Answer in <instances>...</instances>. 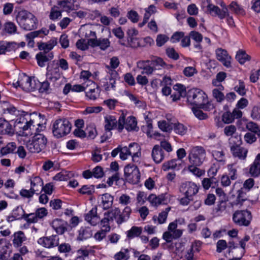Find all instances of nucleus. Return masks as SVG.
<instances>
[{"instance_id": "58", "label": "nucleus", "mask_w": 260, "mask_h": 260, "mask_svg": "<svg viewBox=\"0 0 260 260\" xmlns=\"http://www.w3.org/2000/svg\"><path fill=\"white\" fill-rule=\"evenodd\" d=\"M189 37L192 40L195 41L196 43H201L203 40V36L198 31L194 30L191 31L189 34Z\"/></svg>"}, {"instance_id": "43", "label": "nucleus", "mask_w": 260, "mask_h": 260, "mask_svg": "<svg viewBox=\"0 0 260 260\" xmlns=\"http://www.w3.org/2000/svg\"><path fill=\"white\" fill-rule=\"evenodd\" d=\"M129 258V250L122 249L121 250L114 255L115 260H127Z\"/></svg>"}, {"instance_id": "37", "label": "nucleus", "mask_w": 260, "mask_h": 260, "mask_svg": "<svg viewBox=\"0 0 260 260\" xmlns=\"http://www.w3.org/2000/svg\"><path fill=\"white\" fill-rule=\"evenodd\" d=\"M13 243L15 247L20 246L22 242L25 240V237L24 233L21 231H19L14 233Z\"/></svg>"}, {"instance_id": "14", "label": "nucleus", "mask_w": 260, "mask_h": 260, "mask_svg": "<svg viewBox=\"0 0 260 260\" xmlns=\"http://www.w3.org/2000/svg\"><path fill=\"white\" fill-rule=\"evenodd\" d=\"M52 228L58 234H63L67 231L69 224L68 222L60 218H55L50 223Z\"/></svg>"}, {"instance_id": "30", "label": "nucleus", "mask_w": 260, "mask_h": 260, "mask_svg": "<svg viewBox=\"0 0 260 260\" xmlns=\"http://www.w3.org/2000/svg\"><path fill=\"white\" fill-rule=\"evenodd\" d=\"M245 127L250 133L256 135L257 138L260 140V126L257 123L250 121L246 123Z\"/></svg>"}, {"instance_id": "8", "label": "nucleus", "mask_w": 260, "mask_h": 260, "mask_svg": "<svg viewBox=\"0 0 260 260\" xmlns=\"http://www.w3.org/2000/svg\"><path fill=\"white\" fill-rule=\"evenodd\" d=\"M40 133L36 132L34 135V152H41L46 147L47 139L43 134Z\"/></svg>"}, {"instance_id": "19", "label": "nucleus", "mask_w": 260, "mask_h": 260, "mask_svg": "<svg viewBox=\"0 0 260 260\" xmlns=\"http://www.w3.org/2000/svg\"><path fill=\"white\" fill-rule=\"evenodd\" d=\"M106 68L108 70L107 73L110 74L109 81L104 84L105 89L106 91L110 90V88L114 89L115 87L116 79L118 77L117 72L114 70H111L107 65Z\"/></svg>"}, {"instance_id": "64", "label": "nucleus", "mask_w": 260, "mask_h": 260, "mask_svg": "<svg viewBox=\"0 0 260 260\" xmlns=\"http://www.w3.org/2000/svg\"><path fill=\"white\" fill-rule=\"evenodd\" d=\"M251 117L254 120H258L260 119V108L257 106L253 107L251 113Z\"/></svg>"}, {"instance_id": "31", "label": "nucleus", "mask_w": 260, "mask_h": 260, "mask_svg": "<svg viewBox=\"0 0 260 260\" xmlns=\"http://www.w3.org/2000/svg\"><path fill=\"white\" fill-rule=\"evenodd\" d=\"M92 235V230L89 227H81L79 231L78 240L83 241L86 240Z\"/></svg>"}, {"instance_id": "27", "label": "nucleus", "mask_w": 260, "mask_h": 260, "mask_svg": "<svg viewBox=\"0 0 260 260\" xmlns=\"http://www.w3.org/2000/svg\"><path fill=\"white\" fill-rule=\"evenodd\" d=\"M129 154L132 157L134 161H138L137 159L141 155L140 148L137 143H131L127 147Z\"/></svg>"}, {"instance_id": "26", "label": "nucleus", "mask_w": 260, "mask_h": 260, "mask_svg": "<svg viewBox=\"0 0 260 260\" xmlns=\"http://www.w3.org/2000/svg\"><path fill=\"white\" fill-rule=\"evenodd\" d=\"M29 14L25 11H20L16 17L17 21L21 24L24 26L26 29H31L30 26H27V22L30 21L29 18Z\"/></svg>"}, {"instance_id": "3", "label": "nucleus", "mask_w": 260, "mask_h": 260, "mask_svg": "<svg viewBox=\"0 0 260 260\" xmlns=\"http://www.w3.org/2000/svg\"><path fill=\"white\" fill-rule=\"evenodd\" d=\"M252 216L250 211L246 210H236L233 214V220L238 226H248L250 224Z\"/></svg>"}, {"instance_id": "56", "label": "nucleus", "mask_w": 260, "mask_h": 260, "mask_svg": "<svg viewBox=\"0 0 260 260\" xmlns=\"http://www.w3.org/2000/svg\"><path fill=\"white\" fill-rule=\"evenodd\" d=\"M212 94L213 97L218 103H221L225 100V95L219 90L213 89L212 90Z\"/></svg>"}, {"instance_id": "21", "label": "nucleus", "mask_w": 260, "mask_h": 260, "mask_svg": "<svg viewBox=\"0 0 260 260\" xmlns=\"http://www.w3.org/2000/svg\"><path fill=\"white\" fill-rule=\"evenodd\" d=\"M151 156L155 163L159 164L164 160L165 154L161 149V147L158 145H155L152 150Z\"/></svg>"}, {"instance_id": "11", "label": "nucleus", "mask_w": 260, "mask_h": 260, "mask_svg": "<svg viewBox=\"0 0 260 260\" xmlns=\"http://www.w3.org/2000/svg\"><path fill=\"white\" fill-rule=\"evenodd\" d=\"M46 76L50 80H56L60 78L59 69L58 63L53 61L48 63L46 68Z\"/></svg>"}, {"instance_id": "34", "label": "nucleus", "mask_w": 260, "mask_h": 260, "mask_svg": "<svg viewBox=\"0 0 260 260\" xmlns=\"http://www.w3.org/2000/svg\"><path fill=\"white\" fill-rule=\"evenodd\" d=\"M170 210V207H167L165 209V210L162 211L160 213H159L158 216H154L153 217V220L154 222H156L157 221L158 224L164 223L166 221L168 215V213Z\"/></svg>"}, {"instance_id": "55", "label": "nucleus", "mask_w": 260, "mask_h": 260, "mask_svg": "<svg viewBox=\"0 0 260 260\" xmlns=\"http://www.w3.org/2000/svg\"><path fill=\"white\" fill-rule=\"evenodd\" d=\"M235 90L240 95H244L246 94V90L245 87V84L242 80L239 81V85L234 87Z\"/></svg>"}, {"instance_id": "59", "label": "nucleus", "mask_w": 260, "mask_h": 260, "mask_svg": "<svg viewBox=\"0 0 260 260\" xmlns=\"http://www.w3.org/2000/svg\"><path fill=\"white\" fill-rule=\"evenodd\" d=\"M127 17L133 23H137L139 20V15L138 13L134 10H131L128 12Z\"/></svg>"}, {"instance_id": "48", "label": "nucleus", "mask_w": 260, "mask_h": 260, "mask_svg": "<svg viewBox=\"0 0 260 260\" xmlns=\"http://www.w3.org/2000/svg\"><path fill=\"white\" fill-rule=\"evenodd\" d=\"M101 89L100 88L95 89L92 91L85 92L86 97L90 100H95L99 96Z\"/></svg>"}, {"instance_id": "35", "label": "nucleus", "mask_w": 260, "mask_h": 260, "mask_svg": "<svg viewBox=\"0 0 260 260\" xmlns=\"http://www.w3.org/2000/svg\"><path fill=\"white\" fill-rule=\"evenodd\" d=\"M104 215L107 216L111 221L113 222L115 219L117 223V219L120 217V210L118 208H115L105 212Z\"/></svg>"}, {"instance_id": "62", "label": "nucleus", "mask_w": 260, "mask_h": 260, "mask_svg": "<svg viewBox=\"0 0 260 260\" xmlns=\"http://www.w3.org/2000/svg\"><path fill=\"white\" fill-rule=\"evenodd\" d=\"M49 30L46 28H42L40 30L34 31V39L37 37L43 38L49 34Z\"/></svg>"}, {"instance_id": "52", "label": "nucleus", "mask_w": 260, "mask_h": 260, "mask_svg": "<svg viewBox=\"0 0 260 260\" xmlns=\"http://www.w3.org/2000/svg\"><path fill=\"white\" fill-rule=\"evenodd\" d=\"M177 159H174L165 162L162 165V169L164 171H168L170 169H174L177 167Z\"/></svg>"}, {"instance_id": "1", "label": "nucleus", "mask_w": 260, "mask_h": 260, "mask_svg": "<svg viewBox=\"0 0 260 260\" xmlns=\"http://www.w3.org/2000/svg\"><path fill=\"white\" fill-rule=\"evenodd\" d=\"M187 100L190 104L205 110H210L213 108L212 105L207 102L206 93L200 89L189 90L187 93Z\"/></svg>"}, {"instance_id": "61", "label": "nucleus", "mask_w": 260, "mask_h": 260, "mask_svg": "<svg viewBox=\"0 0 260 260\" xmlns=\"http://www.w3.org/2000/svg\"><path fill=\"white\" fill-rule=\"evenodd\" d=\"M235 120L232 113L230 111H226L222 115V120L225 123H230Z\"/></svg>"}, {"instance_id": "9", "label": "nucleus", "mask_w": 260, "mask_h": 260, "mask_svg": "<svg viewBox=\"0 0 260 260\" xmlns=\"http://www.w3.org/2000/svg\"><path fill=\"white\" fill-rule=\"evenodd\" d=\"M199 191V187L193 182H186L182 183L180 187V191L184 196L192 198Z\"/></svg>"}, {"instance_id": "51", "label": "nucleus", "mask_w": 260, "mask_h": 260, "mask_svg": "<svg viewBox=\"0 0 260 260\" xmlns=\"http://www.w3.org/2000/svg\"><path fill=\"white\" fill-rule=\"evenodd\" d=\"M16 148V145L15 143H9L6 147H3L1 149V153L3 155H5L8 153L13 152Z\"/></svg>"}, {"instance_id": "24", "label": "nucleus", "mask_w": 260, "mask_h": 260, "mask_svg": "<svg viewBox=\"0 0 260 260\" xmlns=\"http://www.w3.org/2000/svg\"><path fill=\"white\" fill-rule=\"evenodd\" d=\"M207 10L212 16H218L220 19H223L226 15V12L224 10H221L218 6L213 4H209Z\"/></svg>"}, {"instance_id": "60", "label": "nucleus", "mask_w": 260, "mask_h": 260, "mask_svg": "<svg viewBox=\"0 0 260 260\" xmlns=\"http://www.w3.org/2000/svg\"><path fill=\"white\" fill-rule=\"evenodd\" d=\"M101 149L96 148L92 152V158L91 159L94 162H99L102 159V155L100 154Z\"/></svg>"}, {"instance_id": "42", "label": "nucleus", "mask_w": 260, "mask_h": 260, "mask_svg": "<svg viewBox=\"0 0 260 260\" xmlns=\"http://www.w3.org/2000/svg\"><path fill=\"white\" fill-rule=\"evenodd\" d=\"M142 232L141 227L134 226L127 232V237L128 239H133L138 237L141 235Z\"/></svg>"}, {"instance_id": "12", "label": "nucleus", "mask_w": 260, "mask_h": 260, "mask_svg": "<svg viewBox=\"0 0 260 260\" xmlns=\"http://www.w3.org/2000/svg\"><path fill=\"white\" fill-rule=\"evenodd\" d=\"M38 243L44 247H53L58 245L59 237L57 235H52L49 237L41 238L38 240Z\"/></svg>"}, {"instance_id": "13", "label": "nucleus", "mask_w": 260, "mask_h": 260, "mask_svg": "<svg viewBox=\"0 0 260 260\" xmlns=\"http://www.w3.org/2000/svg\"><path fill=\"white\" fill-rule=\"evenodd\" d=\"M105 129L107 132L103 137H105L104 141L108 138L109 137L111 136V133L110 131L116 128L117 126V121L114 116H108L105 118ZM104 140H102V142H103Z\"/></svg>"}, {"instance_id": "40", "label": "nucleus", "mask_w": 260, "mask_h": 260, "mask_svg": "<svg viewBox=\"0 0 260 260\" xmlns=\"http://www.w3.org/2000/svg\"><path fill=\"white\" fill-rule=\"evenodd\" d=\"M236 59L240 64H242L246 61H249L251 59V57L245 51L240 50L237 52Z\"/></svg>"}, {"instance_id": "16", "label": "nucleus", "mask_w": 260, "mask_h": 260, "mask_svg": "<svg viewBox=\"0 0 260 260\" xmlns=\"http://www.w3.org/2000/svg\"><path fill=\"white\" fill-rule=\"evenodd\" d=\"M217 59L220 61L225 67L229 68L231 67V57L229 55L225 50L218 48L216 50Z\"/></svg>"}, {"instance_id": "44", "label": "nucleus", "mask_w": 260, "mask_h": 260, "mask_svg": "<svg viewBox=\"0 0 260 260\" xmlns=\"http://www.w3.org/2000/svg\"><path fill=\"white\" fill-rule=\"evenodd\" d=\"M48 214L47 210L45 208H38L35 212V216L34 217V223L37 222L38 219H42Z\"/></svg>"}, {"instance_id": "49", "label": "nucleus", "mask_w": 260, "mask_h": 260, "mask_svg": "<svg viewBox=\"0 0 260 260\" xmlns=\"http://www.w3.org/2000/svg\"><path fill=\"white\" fill-rule=\"evenodd\" d=\"M84 91H91L95 89L100 88L99 86L91 80H87L84 85Z\"/></svg>"}, {"instance_id": "45", "label": "nucleus", "mask_w": 260, "mask_h": 260, "mask_svg": "<svg viewBox=\"0 0 260 260\" xmlns=\"http://www.w3.org/2000/svg\"><path fill=\"white\" fill-rule=\"evenodd\" d=\"M63 11L68 12L73 9V2L72 0H63L58 2V4Z\"/></svg>"}, {"instance_id": "38", "label": "nucleus", "mask_w": 260, "mask_h": 260, "mask_svg": "<svg viewBox=\"0 0 260 260\" xmlns=\"http://www.w3.org/2000/svg\"><path fill=\"white\" fill-rule=\"evenodd\" d=\"M132 212L131 208L128 206H126L123 210L122 212H120V217L117 219V224H120L126 221L129 218Z\"/></svg>"}, {"instance_id": "5", "label": "nucleus", "mask_w": 260, "mask_h": 260, "mask_svg": "<svg viewBox=\"0 0 260 260\" xmlns=\"http://www.w3.org/2000/svg\"><path fill=\"white\" fill-rule=\"evenodd\" d=\"M137 121L135 117L133 116H129L125 119V116L122 112L118 120V129L120 132L124 127L128 131H136L139 129L137 126Z\"/></svg>"}, {"instance_id": "25", "label": "nucleus", "mask_w": 260, "mask_h": 260, "mask_svg": "<svg viewBox=\"0 0 260 260\" xmlns=\"http://www.w3.org/2000/svg\"><path fill=\"white\" fill-rule=\"evenodd\" d=\"M137 67L142 70V74L150 75L154 71L150 64V60H140L137 62Z\"/></svg>"}, {"instance_id": "57", "label": "nucleus", "mask_w": 260, "mask_h": 260, "mask_svg": "<svg viewBox=\"0 0 260 260\" xmlns=\"http://www.w3.org/2000/svg\"><path fill=\"white\" fill-rule=\"evenodd\" d=\"M257 138V137L256 135H255L253 133H250V132L246 133L244 137V140L246 142L250 144L256 142Z\"/></svg>"}, {"instance_id": "6", "label": "nucleus", "mask_w": 260, "mask_h": 260, "mask_svg": "<svg viewBox=\"0 0 260 260\" xmlns=\"http://www.w3.org/2000/svg\"><path fill=\"white\" fill-rule=\"evenodd\" d=\"M124 176L128 182L133 184L138 183L140 179V171L135 165L128 164L124 169Z\"/></svg>"}, {"instance_id": "46", "label": "nucleus", "mask_w": 260, "mask_h": 260, "mask_svg": "<svg viewBox=\"0 0 260 260\" xmlns=\"http://www.w3.org/2000/svg\"><path fill=\"white\" fill-rule=\"evenodd\" d=\"M158 126L161 130L165 132H170L173 129L172 123L170 124L165 120L158 121Z\"/></svg>"}, {"instance_id": "28", "label": "nucleus", "mask_w": 260, "mask_h": 260, "mask_svg": "<svg viewBox=\"0 0 260 260\" xmlns=\"http://www.w3.org/2000/svg\"><path fill=\"white\" fill-rule=\"evenodd\" d=\"M150 64L154 70L160 69V67L169 69L173 67L171 64H167L160 57H155L154 59L150 60Z\"/></svg>"}, {"instance_id": "39", "label": "nucleus", "mask_w": 260, "mask_h": 260, "mask_svg": "<svg viewBox=\"0 0 260 260\" xmlns=\"http://www.w3.org/2000/svg\"><path fill=\"white\" fill-rule=\"evenodd\" d=\"M43 189V180L39 176L34 177V194H38Z\"/></svg>"}, {"instance_id": "47", "label": "nucleus", "mask_w": 260, "mask_h": 260, "mask_svg": "<svg viewBox=\"0 0 260 260\" xmlns=\"http://www.w3.org/2000/svg\"><path fill=\"white\" fill-rule=\"evenodd\" d=\"M79 192L83 194L91 195L94 192V185H83L79 190Z\"/></svg>"}, {"instance_id": "36", "label": "nucleus", "mask_w": 260, "mask_h": 260, "mask_svg": "<svg viewBox=\"0 0 260 260\" xmlns=\"http://www.w3.org/2000/svg\"><path fill=\"white\" fill-rule=\"evenodd\" d=\"M258 159L255 158L249 169V173L253 177H257L260 174V160Z\"/></svg>"}, {"instance_id": "20", "label": "nucleus", "mask_w": 260, "mask_h": 260, "mask_svg": "<svg viewBox=\"0 0 260 260\" xmlns=\"http://www.w3.org/2000/svg\"><path fill=\"white\" fill-rule=\"evenodd\" d=\"M46 122V119L44 115L38 113L36 112H34V123H35L38 126L36 130L37 132H41L45 129L46 126L45 125Z\"/></svg>"}, {"instance_id": "22", "label": "nucleus", "mask_w": 260, "mask_h": 260, "mask_svg": "<svg viewBox=\"0 0 260 260\" xmlns=\"http://www.w3.org/2000/svg\"><path fill=\"white\" fill-rule=\"evenodd\" d=\"M148 201L152 206H157L160 204H165L167 203V198L164 194L156 196L154 194H151L148 198Z\"/></svg>"}, {"instance_id": "23", "label": "nucleus", "mask_w": 260, "mask_h": 260, "mask_svg": "<svg viewBox=\"0 0 260 260\" xmlns=\"http://www.w3.org/2000/svg\"><path fill=\"white\" fill-rule=\"evenodd\" d=\"M85 219L92 225H96L100 221V217L97 215V208L94 207L86 214Z\"/></svg>"}, {"instance_id": "18", "label": "nucleus", "mask_w": 260, "mask_h": 260, "mask_svg": "<svg viewBox=\"0 0 260 260\" xmlns=\"http://www.w3.org/2000/svg\"><path fill=\"white\" fill-rule=\"evenodd\" d=\"M230 149L233 156L235 157L244 160L247 157V150L238 144L233 145L231 146Z\"/></svg>"}, {"instance_id": "32", "label": "nucleus", "mask_w": 260, "mask_h": 260, "mask_svg": "<svg viewBox=\"0 0 260 260\" xmlns=\"http://www.w3.org/2000/svg\"><path fill=\"white\" fill-rule=\"evenodd\" d=\"M173 89L177 91L176 93L171 95L173 101L179 100L181 96L185 94V90L184 86L180 84H176L173 87Z\"/></svg>"}, {"instance_id": "54", "label": "nucleus", "mask_w": 260, "mask_h": 260, "mask_svg": "<svg viewBox=\"0 0 260 260\" xmlns=\"http://www.w3.org/2000/svg\"><path fill=\"white\" fill-rule=\"evenodd\" d=\"M197 166L191 164L188 166V170L196 176L200 177L205 174V171L199 169Z\"/></svg>"}, {"instance_id": "41", "label": "nucleus", "mask_w": 260, "mask_h": 260, "mask_svg": "<svg viewBox=\"0 0 260 260\" xmlns=\"http://www.w3.org/2000/svg\"><path fill=\"white\" fill-rule=\"evenodd\" d=\"M172 124L173 128L176 134L183 136L186 133L187 127L183 124L177 122L174 123H172Z\"/></svg>"}, {"instance_id": "10", "label": "nucleus", "mask_w": 260, "mask_h": 260, "mask_svg": "<svg viewBox=\"0 0 260 260\" xmlns=\"http://www.w3.org/2000/svg\"><path fill=\"white\" fill-rule=\"evenodd\" d=\"M4 114L5 116L10 120L11 121H15V126H18L20 127L18 125L21 123H22L24 121V118H20L19 120L18 119L15 120V117L18 116L19 115V111L17 110L16 108L13 106H10L7 108L4 109Z\"/></svg>"}, {"instance_id": "29", "label": "nucleus", "mask_w": 260, "mask_h": 260, "mask_svg": "<svg viewBox=\"0 0 260 260\" xmlns=\"http://www.w3.org/2000/svg\"><path fill=\"white\" fill-rule=\"evenodd\" d=\"M101 200L102 205L104 210H108L112 207L113 204L114 198L110 194L106 193L102 194Z\"/></svg>"}, {"instance_id": "50", "label": "nucleus", "mask_w": 260, "mask_h": 260, "mask_svg": "<svg viewBox=\"0 0 260 260\" xmlns=\"http://www.w3.org/2000/svg\"><path fill=\"white\" fill-rule=\"evenodd\" d=\"M111 220L108 218L107 216H104V217L100 220L101 225L102 226L103 229L106 232H109L111 229L110 224Z\"/></svg>"}, {"instance_id": "4", "label": "nucleus", "mask_w": 260, "mask_h": 260, "mask_svg": "<svg viewBox=\"0 0 260 260\" xmlns=\"http://www.w3.org/2000/svg\"><path fill=\"white\" fill-rule=\"evenodd\" d=\"M206 158V151L201 146L193 147L188 155V159L190 164L201 166Z\"/></svg>"}, {"instance_id": "53", "label": "nucleus", "mask_w": 260, "mask_h": 260, "mask_svg": "<svg viewBox=\"0 0 260 260\" xmlns=\"http://www.w3.org/2000/svg\"><path fill=\"white\" fill-rule=\"evenodd\" d=\"M169 39V38L163 34H159L157 36L156 39V45L158 47L163 46Z\"/></svg>"}, {"instance_id": "7", "label": "nucleus", "mask_w": 260, "mask_h": 260, "mask_svg": "<svg viewBox=\"0 0 260 260\" xmlns=\"http://www.w3.org/2000/svg\"><path fill=\"white\" fill-rule=\"evenodd\" d=\"M31 78L28 76L25 73H19L17 79L14 80L13 86L15 88L21 87L26 92L31 90Z\"/></svg>"}, {"instance_id": "2", "label": "nucleus", "mask_w": 260, "mask_h": 260, "mask_svg": "<svg viewBox=\"0 0 260 260\" xmlns=\"http://www.w3.org/2000/svg\"><path fill=\"white\" fill-rule=\"evenodd\" d=\"M72 128V124L66 118H59L52 124V134L56 138H61L69 134Z\"/></svg>"}, {"instance_id": "15", "label": "nucleus", "mask_w": 260, "mask_h": 260, "mask_svg": "<svg viewBox=\"0 0 260 260\" xmlns=\"http://www.w3.org/2000/svg\"><path fill=\"white\" fill-rule=\"evenodd\" d=\"M88 43L92 47H99L102 50H105L110 45V42L107 38L90 39Z\"/></svg>"}, {"instance_id": "33", "label": "nucleus", "mask_w": 260, "mask_h": 260, "mask_svg": "<svg viewBox=\"0 0 260 260\" xmlns=\"http://www.w3.org/2000/svg\"><path fill=\"white\" fill-rule=\"evenodd\" d=\"M127 34L128 36L127 38L129 45L132 47H136L138 45V42L135 43V41H137V38L134 37L136 36L138 34V31L135 28H131L128 29Z\"/></svg>"}, {"instance_id": "63", "label": "nucleus", "mask_w": 260, "mask_h": 260, "mask_svg": "<svg viewBox=\"0 0 260 260\" xmlns=\"http://www.w3.org/2000/svg\"><path fill=\"white\" fill-rule=\"evenodd\" d=\"M229 9L237 14H241L243 10L235 2H232L229 5Z\"/></svg>"}, {"instance_id": "17", "label": "nucleus", "mask_w": 260, "mask_h": 260, "mask_svg": "<svg viewBox=\"0 0 260 260\" xmlns=\"http://www.w3.org/2000/svg\"><path fill=\"white\" fill-rule=\"evenodd\" d=\"M53 57L54 55L52 52L49 53L40 52L36 55L37 64L41 68L44 67L46 66V63L52 60Z\"/></svg>"}]
</instances>
